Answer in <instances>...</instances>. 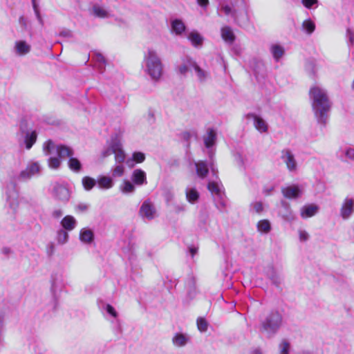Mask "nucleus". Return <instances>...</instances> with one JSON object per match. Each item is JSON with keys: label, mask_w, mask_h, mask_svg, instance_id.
I'll return each instance as SVG.
<instances>
[{"label": "nucleus", "mask_w": 354, "mask_h": 354, "mask_svg": "<svg viewBox=\"0 0 354 354\" xmlns=\"http://www.w3.org/2000/svg\"><path fill=\"white\" fill-rule=\"evenodd\" d=\"M309 96L312 100V107L319 118V122L325 124L327 113L330 109V102L326 92L317 86H313L309 90Z\"/></svg>", "instance_id": "f257e3e1"}, {"label": "nucleus", "mask_w": 354, "mask_h": 354, "mask_svg": "<svg viewBox=\"0 0 354 354\" xmlns=\"http://www.w3.org/2000/svg\"><path fill=\"white\" fill-rule=\"evenodd\" d=\"M146 66L148 74L155 80L160 78L162 74V64L156 53L149 49L147 55L145 56Z\"/></svg>", "instance_id": "f03ea898"}, {"label": "nucleus", "mask_w": 354, "mask_h": 354, "mask_svg": "<svg viewBox=\"0 0 354 354\" xmlns=\"http://www.w3.org/2000/svg\"><path fill=\"white\" fill-rule=\"evenodd\" d=\"M282 323V316L278 310H272L261 322L262 332L274 334L280 328Z\"/></svg>", "instance_id": "7ed1b4c3"}, {"label": "nucleus", "mask_w": 354, "mask_h": 354, "mask_svg": "<svg viewBox=\"0 0 354 354\" xmlns=\"http://www.w3.org/2000/svg\"><path fill=\"white\" fill-rule=\"evenodd\" d=\"M156 209L150 200L145 201L140 209V214L147 219H152L154 217Z\"/></svg>", "instance_id": "20e7f679"}, {"label": "nucleus", "mask_w": 354, "mask_h": 354, "mask_svg": "<svg viewBox=\"0 0 354 354\" xmlns=\"http://www.w3.org/2000/svg\"><path fill=\"white\" fill-rule=\"evenodd\" d=\"M354 212V200L346 198L340 209V214L344 219H347Z\"/></svg>", "instance_id": "39448f33"}, {"label": "nucleus", "mask_w": 354, "mask_h": 354, "mask_svg": "<svg viewBox=\"0 0 354 354\" xmlns=\"http://www.w3.org/2000/svg\"><path fill=\"white\" fill-rule=\"evenodd\" d=\"M40 171V167L37 162H32L28 165L26 168L21 171L20 173V177L23 179L31 178L35 174H39Z\"/></svg>", "instance_id": "423d86ee"}, {"label": "nucleus", "mask_w": 354, "mask_h": 354, "mask_svg": "<svg viewBox=\"0 0 354 354\" xmlns=\"http://www.w3.org/2000/svg\"><path fill=\"white\" fill-rule=\"evenodd\" d=\"M281 158L283 159L287 168L290 171H294L297 168V162L293 154L289 149H285L281 151Z\"/></svg>", "instance_id": "0eeeda50"}, {"label": "nucleus", "mask_w": 354, "mask_h": 354, "mask_svg": "<svg viewBox=\"0 0 354 354\" xmlns=\"http://www.w3.org/2000/svg\"><path fill=\"white\" fill-rule=\"evenodd\" d=\"M246 118L248 119L252 118L254 120V127L258 131L263 133L268 131V124L261 118L257 116L254 113L247 114Z\"/></svg>", "instance_id": "6e6552de"}, {"label": "nucleus", "mask_w": 354, "mask_h": 354, "mask_svg": "<svg viewBox=\"0 0 354 354\" xmlns=\"http://www.w3.org/2000/svg\"><path fill=\"white\" fill-rule=\"evenodd\" d=\"M131 180L135 185H142L147 183L146 174L143 170L136 169L132 173Z\"/></svg>", "instance_id": "1a4fd4ad"}, {"label": "nucleus", "mask_w": 354, "mask_h": 354, "mask_svg": "<svg viewBox=\"0 0 354 354\" xmlns=\"http://www.w3.org/2000/svg\"><path fill=\"white\" fill-rule=\"evenodd\" d=\"M281 192L283 196L286 198H296L299 197L300 194V189L297 185L288 186L286 187H283L281 189Z\"/></svg>", "instance_id": "9d476101"}, {"label": "nucleus", "mask_w": 354, "mask_h": 354, "mask_svg": "<svg viewBox=\"0 0 354 354\" xmlns=\"http://www.w3.org/2000/svg\"><path fill=\"white\" fill-rule=\"evenodd\" d=\"M54 194L55 196L59 201H67L70 197L68 189L60 185L54 187Z\"/></svg>", "instance_id": "9b49d317"}, {"label": "nucleus", "mask_w": 354, "mask_h": 354, "mask_svg": "<svg viewBox=\"0 0 354 354\" xmlns=\"http://www.w3.org/2000/svg\"><path fill=\"white\" fill-rule=\"evenodd\" d=\"M318 209V206L314 204L305 205L301 209V216L303 218L312 217L316 214Z\"/></svg>", "instance_id": "f8f14e48"}, {"label": "nucleus", "mask_w": 354, "mask_h": 354, "mask_svg": "<svg viewBox=\"0 0 354 354\" xmlns=\"http://www.w3.org/2000/svg\"><path fill=\"white\" fill-rule=\"evenodd\" d=\"M221 33L222 39L225 42L232 44L235 41L236 36L230 26H225L222 27Z\"/></svg>", "instance_id": "ddd939ff"}, {"label": "nucleus", "mask_w": 354, "mask_h": 354, "mask_svg": "<svg viewBox=\"0 0 354 354\" xmlns=\"http://www.w3.org/2000/svg\"><path fill=\"white\" fill-rule=\"evenodd\" d=\"M196 171L198 177L205 178L209 174V169L205 161L200 160L195 163Z\"/></svg>", "instance_id": "4468645a"}, {"label": "nucleus", "mask_w": 354, "mask_h": 354, "mask_svg": "<svg viewBox=\"0 0 354 354\" xmlns=\"http://www.w3.org/2000/svg\"><path fill=\"white\" fill-rule=\"evenodd\" d=\"M61 225L66 231H72L76 225V220L73 216L67 215L61 221Z\"/></svg>", "instance_id": "2eb2a0df"}, {"label": "nucleus", "mask_w": 354, "mask_h": 354, "mask_svg": "<svg viewBox=\"0 0 354 354\" xmlns=\"http://www.w3.org/2000/svg\"><path fill=\"white\" fill-rule=\"evenodd\" d=\"M57 153L59 158L68 157L69 158L73 156V150L64 145H59L56 147Z\"/></svg>", "instance_id": "dca6fc26"}, {"label": "nucleus", "mask_w": 354, "mask_h": 354, "mask_svg": "<svg viewBox=\"0 0 354 354\" xmlns=\"http://www.w3.org/2000/svg\"><path fill=\"white\" fill-rule=\"evenodd\" d=\"M111 150L115 155V160L117 162L122 163L125 160V153L119 145H113Z\"/></svg>", "instance_id": "f3484780"}, {"label": "nucleus", "mask_w": 354, "mask_h": 354, "mask_svg": "<svg viewBox=\"0 0 354 354\" xmlns=\"http://www.w3.org/2000/svg\"><path fill=\"white\" fill-rule=\"evenodd\" d=\"M216 140V133L213 129L207 130V134L204 138V144L207 148H211L215 144Z\"/></svg>", "instance_id": "a211bd4d"}, {"label": "nucleus", "mask_w": 354, "mask_h": 354, "mask_svg": "<svg viewBox=\"0 0 354 354\" xmlns=\"http://www.w3.org/2000/svg\"><path fill=\"white\" fill-rule=\"evenodd\" d=\"M37 138V133L36 131L27 132L25 135L24 142L27 149L32 148L33 145L36 142Z\"/></svg>", "instance_id": "6ab92c4d"}, {"label": "nucleus", "mask_w": 354, "mask_h": 354, "mask_svg": "<svg viewBox=\"0 0 354 354\" xmlns=\"http://www.w3.org/2000/svg\"><path fill=\"white\" fill-rule=\"evenodd\" d=\"M80 239L86 243H91L94 239V234L91 230L82 229L80 232Z\"/></svg>", "instance_id": "aec40b11"}, {"label": "nucleus", "mask_w": 354, "mask_h": 354, "mask_svg": "<svg viewBox=\"0 0 354 354\" xmlns=\"http://www.w3.org/2000/svg\"><path fill=\"white\" fill-rule=\"evenodd\" d=\"M15 48L19 55H23L30 51V46L25 41H17L15 42Z\"/></svg>", "instance_id": "412c9836"}, {"label": "nucleus", "mask_w": 354, "mask_h": 354, "mask_svg": "<svg viewBox=\"0 0 354 354\" xmlns=\"http://www.w3.org/2000/svg\"><path fill=\"white\" fill-rule=\"evenodd\" d=\"M194 64V61L191 57H186L183 59V64L178 68V71L180 74L185 75L187 71L189 68L193 67Z\"/></svg>", "instance_id": "4be33fe9"}, {"label": "nucleus", "mask_w": 354, "mask_h": 354, "mask_svg": "<svg viewBox=\"0 0 354 354\" xmlns=\"http://www.w3.org/2000/svg\"><path fill=\"white\" fill-rule=\"evenodd\" d=\"M98 186L102 189H110L113 186V180L110 177L102 176L97 181Z\"/></svg>", "instance_id": "5701e85b"}, {"label": "nucleus", "mask_w": 354, "mask_h": 354, "mask_svg": "<svg viewBox=\"0 0 354 354\" xmlns=\"http://www.w3.org/2000/svg\"><path fill=\"white\" fill-rule=\"evenodd\" d=\"M171 28L176 35H180L185 31V26L181 20L175 19L171 22Z\"/></svg>", "instance_id": "b1692460"}, {"label": "nucleus", "mask_w": 354, "mask_h": 354, "mask_svg": "<svg viewBox=\"0 0 354 354\" xmlns=\"http://www.w3.org/2000/svg\"><path fill=\"white\" fill-rule=\"evenodd\" d=\"M68 165L69 169L75 172H79L82 169V164L80 161L73 156L69 158Z\"/></svg>", "instance_id": "393cba45"}, {"label": "nucleus", "mask_w": 354, "mask_h": 354, "mask_svg": "<svg viewBox=\"0 0 354 354\" xmlns=\"http://www.w3.org/2000/svg\"><path fill=\"white\" fill-rule=\"evenodd\" d=\"M284 52V48L278 44L272 45L271 47V53L277 61L283 57Z\"/></svg>", "instance_id": "a878e982"}, {"label": "nucleus", "mask_w": 354, "mask_h": 354, "mask_svg": "<svg viewBox=\"0 0 354 354\" xmlns=\"http://www.w3.org/2000/svg\"><path fill=\"white\" fill-rule=\"evenodd\" d=\"M82 183L86 190H91L95 187L97 182L94 178L90 176H84L82 178Z\"/></svg>", "instance_id": "bb28decb"}, {"label": "nucleus", "mask_w": 354, "mask_h": 354, "mask_svg": "<svg viewBox=\"0 0 354 354\" xmlns=\"http://www.w3.org/2000/svg\"><path fill=\"white\" fill-rule=\"evenodd\" d=\"M188 339L182 333H176L173 337V342L177 346H183L187 342Z\"/></svg>", "instance_id": "cd10ccee"}, {"label": "nucleus", "mask_w": 354, "mask_h": 354, "mask_svg": "<svg viewBox=\"0 0 354 354\" xmlns=\"http://www.w3.org/2000/svg\"><path fill=\"white\" fill-rule=\"evenodd\" d=\"M188 38L194 46H201L203 44V38L198 32H191Z\"/></svg>", "instance_id": "c85d7f7f"}, {"label": "nucleus", "mask_w": 354, "mask_h": 354, "mask_svg": "<svg viewBox=\"0 0 354 354\" xmlns=\"http://www.w3.org/2000/svg\"><path fill=\"white\" fill-rule=\"evenodd\" d=\"M257 228L260 232L268 233L271 229L270 223L268 220H261L257 223Z\"/></svg>", "instance_id": "c756f323"}, {"label": "nucleus", "mask_w": 354, "mask_h": 354, "mask_svg": "<svg viewBox=\"0 0 354 354\" xmlns=\"http://www.w3.org/2000/svg\"><path fill=\"white\" fill-rule=\"evenodd\" d=\"M302 28L306 30V32L308 35H310L315 30V24L312 20L307 19L303 21Z\"/></svg>", "instance_id": "7c9ffc66"}, {"label": "nucleus", "mask_w": 354, "mask_h": 354, "mask_svg": "<svg viewBox=\"0 0 354 354\" xmlns=\"http://www.w3.org/2000/svg\"><path fill=\"white\" fill-rule=\"evenodd\" d=\"M186 197L189 202L194 203L199 198V194L195 188H192L186 192Z\"/></svg>", "instance_id": "2f4dec72"}, {"label": "nucleus", "mask_w": 354, "mask_h": 354, "mask_svg": "<svg viewBox=\"0 0 354 354\" xmlns=\"http://www.w3.org/2000/svg\"><path fill=\"white\" fill-rule=\"evenodd\" d=\"M93 12L95 17L100 18H105L108 16V12L102 7L98 5H94L93 6Z\"/></svg>", "instance_id": "473e14b6"}, {"label": "nucleus", "mask_w": 354, "mask_h": 354, "mask_svg": "<svg viewBox=\"0 0 354 354\" xmlns=\"http://www.w3.org/2000/svg\"><path fill=\"white\" fill-rule=\"evenodd\" d=\"M68 240V234L66 230H60L57 232V241L60 244L66 243Z\"/></svg>", "instance_id": "72a5a7b5"}, {"label": "nucleus", "mask_w": 354, "mask_h": 354, "mask_svg": "<svg viewBox=\"0 0 354 354\" xmlns=\"http://www.w3.org/2000/svg\"><path fill=\"white\" fill-rule=\"evenodd\" d=\"M208 190L212 194L219 196L221 194V189L217 183L212 181L207 184Z\"/></svg>", "instance_id": "f704fd0d"}, {"label": "nucleus", "mask_w": 354, "mask_h": 354, "mask_svg": "<svg viewBox=\"0 0 354 354\" xmlns=\"http://www.w3.org/2000/svg\"><path fill=\"white\" fill-rule=\"evenodd\" d=\"M198 329L201 332H205L207 330V322L203 317H198L196 320Z\"/></svg>", "instance_id": "c9c22d12"}, {"label": "nucleus", "mask_w": 354, "mask_h": 354, "mask_svg": "<svg viewBox=\"0 0 354 354\" xmlns=\"http://www.w3.org/2000/svg\"><path fill=\"white\" fill-rule=\"evenodd\" d=\"M48 166L50 168L54 169H58L59 167V166L61 165V160H59V158L50 157L48 160Z\"/></svg>", "instance_id": "e433bc0d"}, {"label": "nucleus", "mask_w": 354, "mask_h": 354, "mask_svg": "<svg viewBox=\"0 0 354 354\" xmlns=\"http://www.w3.org/2000/svg\"><path fill=\"white\" fill-rule=\"evenodd\" d=\"M132 160L136 163H142L145 160V155L142 152L137 151L132 154Z\"/></svg>", "instance_id": "4c0bfd02"}, {"label": "nucleus", "mask_w": 354, "mask_h": 354, "mask_svg": "<svg viewBox=\"0 0 354 354\" xmlns=\"http://www.w3.org/2000/svg\"><path fill=\"white\" fill-rule=\"evenodd\" d=\"M123 185H124L122 187V191L124 193H130L135 190L134 185L129 180H124Z\"/></svg>", "instance_id": "58836bf2"}, {"label": "nucleus", "mask_w": 354, "mask_h": 354, "mask_svg": "<svg viewBox=\"0 0 354 354\" xmlns=\"http://www.w3.org/2000/svg\"><path fill=\"white\" fill-rule=\"evenodd\" d=\"M54 142L51 140H48L44 144V151H45L46 155H48L51 153L52 150L54 149Z\"/></svg>", "instance_id": "ea45409f"}, {"label": "nucleus", "mask_w": 354, "mask_h": 354, "mask_svg": "<svg viewBox=\"0 0 354 354\" xmlns=\"http://www.w3.org/2000/svg\"><path fill=\"white\" fill-rule=\"evenodd\" d=\"M124 171V167L123 165H117L114 169L113 170V176H122Z\"/></svg>", "instance_id": "a19ab883"}, {"label": "nucleus", "mask_w": 354, "mask_h": 354, "mask_svg": "<svg viewBox=\"0 0 354 354\" xmlns=\"http://www.w3.org/2000/svg\"><path fill=\"white\" fill-rule=\"evenodd\" d=\"M281 354H289L290 344L286 341H283L281 344Z\"/></svg>", "instance_id": "79ce46f5"}, {"label": "nucleus", "mask_w": 354, "mask_h": 354, "mask_svg": "<svg viewBox=\"0 0 354 354\" xmlns=\"http://www.w3.org/2000/svg\"><path fill=\"white\" fill-rule=\"evenodd\" d=\"M193 68L196 71V72L198 74V76L200 79H203L205 77V73L204 71L199 67V66L194 62Z\"/></svg>", "instance_id": "37998d69"}, {"label": "nucleus", "mask_w": 354, "mask_h": 354, "mask_svg": "<svg viewBox=\"0 0 354 354\" xmlns=\"http://www.w3.org/2000/svg\"><path fill=\"white\" fill-rule=\"evenodd\" d=\"M252 205L256 213L260 214L261 212H263V206L261 201L255 202Z\"/></svg>", "instance_id": "c03bdc74"}, {"label": "nucleus", "mask_w": 354, "mask_h": 354, "mask_svg": "<svg viewBox=\"0 0 354 354\" xmlns=\"http://www.w3.org/2000/svg\"><path fill=\"white\" fill-rule=\"evenodd\" d=\"M317 2V0H303L302 3L303 5L307 8H310L314 4H315Z\"/></svg>", "instance_id": "a18cd8bd"}, {"label": "nucleus", "mask_w": 354, "mask_h": 354, "mask_svg": "<svg viewBox=\"0 0 354 354\" xmlns=\"http://www.w3.org/2000/svg\"><path fill=\"white\" fill-rule=\"evenodd\" d=\"M106 311L108 313L111 315L113 317H116L118 314L115 308L110 304L106 305Z\"/></svg>", "instance_id": "49530a36"}, {"label": "nucleus", "mask_w": 354, "mask_h": 354, "mask_svg": "<svg viewBox=\"0 0 354 354\" xmlns=\"http://www.w3.org/2000/svg\"><path fill=\"white\" fill-rule=\"evenodd\" d=\"M299 239L301 241H306L308 239V234L306 231L300 230L299 232Z\"/></svg>", "instance_id": "de8ad7c7"}, {"label": "nucleus", "mask_w": 354, "mask_h": 354, "mask_svg": "<svg viewBox=\"0 0 354 354\" xmlns=\"http://www.w3.org/2000/svg\"><path fill=\"white\" fill-rule=\"evenodd\" d=\"M28 128V122L26 120H22L20 123V129L24 132Z\"/></svg>", "instance_id": "09e8293b"}, {"label": "nucleus", "mask_w": 354, "mask_h": 354, "mask_svg": "<svg viewBox=\"0 0 354 354\" xmlns=\"http://www.w3.org/2000/svg\"><path fill=\"white\" fill-rule=\"evenodd\" d=\"M346 155L348 158L351 159H354V149H348L346 151Z\"/></svg>", "instance_id": "8fccbe9b"}, {"label": "nucleus", "mask_w": 354, "mask_h": 354, "mask_svg": "<svg viewBox=\"0 0 354 354\" xmlns=\"http://www.w3.org/2000/svg\"><path fill=\"white\" fill-rule=\"evenodd\" d=\"M197 3L202 7H207L209 4V0H197Z\"/></svg>", "instance_id": "3c124183"}, {"label": "nucleus", "mask_w": 354, "mask_h": 354, "mask_svg": "<svg viewBox=\"0 0 354 354\" xmlns=\"http://www.w3.org/2000/svg\"><path fill=\"white\" fill-rule=\"evenodd\" d=\"M222 10L224 11L225 14L226 15H228L230 14L232 9L229 6H225L222 8Z\"/></svg>", "instance_id": "603ef678"}, {"label": "nucleus", "mask_w": 354, "mask_h": 354, "mask_svg": "<svg viewBox=\"0 0 354 354\" xmlns=\"http://www.w3.org/2000/svg\"><path fill=\"white\" fill-rule=\"evenodd\" d=\"M182 135H183V138L186 140H188L191 137V134L188 131L183 132Z\"/></svg>", "instance_id": "864d4df0"}, {"label": "nucleus", "mask_w": 354, "mask_h": 354, "mask_svg": "<svg viewBox=\"0 0 354 354\" xmlns=\"http://www.w3.org/2000/svg\"><path fill=\"white\" fill-rule=\"evenodd\" d=\"M62 212L61 210L58 209V210H55L53 212V216L55 217V218H59L62 216Z\"/></svg>", "instance_id": "5fc2aeb1"}, {"label": "nucleus", "mask_w": 354, "mask_h": 354, "mask_svg": "<svg viewBox=\"0 0 354 354\" xmlns=\"http://www.w3.org/2000/svg\"><path fill=\"white\" fill-rule=\"evenodd\" d=\"M273 190V187H270L269 189H265L264 192L266 194V196H269L270 194V192Z\"/></svg>", "instance_id": "6e6d98bb"}, {"label": "nucleus", "mask_w": 354, "mask_h": 354, "mask_svg": "<svg viewBox=\"0 0 354 354\" xmlns=\"http://www.w3.org/2000/svg\"><path fill=\"white\" fill-rule=\"evenodd\" d=\"M189 251H190V253L192 254V256L194 257L197 252V249L194 248H191L189 249Z\"/></svg>", "instance_id": "4d7b16f0"}, {"label": "nucleus", "mask_w": 354, "mask_h": 354, "mask_svg": "<svg viewBox=\"0 0 354 354\" xmlns=\"http://www.w3.org/2000/svg\"><path fill=\"white\" fill-rule=\"evenodd\" d=\"M353 86L354 87V80H353Z\"/></svg>", "instance_id": "13d9d810"}, {"label": "nucleus", "mask_w": 354, "mask_h": 354, "mask_svg": "<svg viewBox=\"0 0 354 354\" xmlns=\"http://www.w3.org/2000/svg\"><path fill=\"white\" fill-rule=\"evenodd\" d=\"M32 2L35 3V0H32Z\"/></svg>", "instance_id": "bf43d9fd"}]
</instances>
